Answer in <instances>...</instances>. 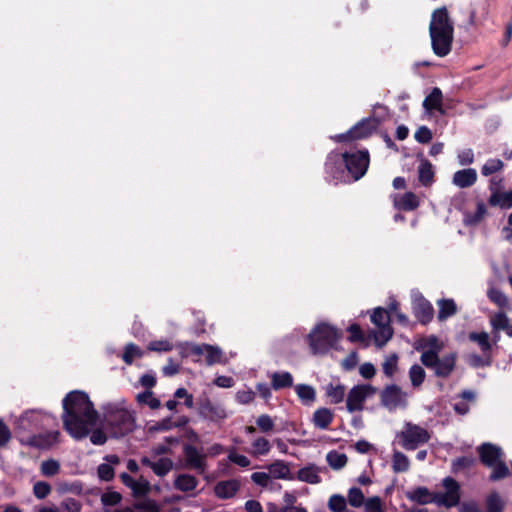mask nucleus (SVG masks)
I'll list each match as a JSON object with an SVG mask.
<instances>
[{"label": "nucleus", "instance_id": "obj_1", "mask_svg": "<svg viewBox=\"0 0 512 512\" xmlns=\"http://www.w3.org/2000/svg\"><path fill=\"white\" fill-rule=\"evenodd\" d=\"M62 406L63 428L76 440L86 438L90 428L98 420V412L88 394L78 390L71 391L64 397Z\"/></svg>", "mask_w": 512, "mask_h": 512}, {"label": "nucleus", "instance_id": "obj_2", "mask_svg": "<svg viewBox=\"0 0 512 512\" xmlns=\"http://www.w3.org/2000/svg\"><path fill=\"white\" fill-rule=\"evenodd\" d=\"M445 492H431L427 487L418 486L413 490L407 491L406 498L419 505L436 503L446 508L455 507L460 502V485L452 477H446L442 481Z\"/></svg>", "mask_w": 512, "mask_h": 512}, {"label": "nucleus", "instance_id": "obj_3", "mask_svg": "<svg viewBox=\"0 0 512 512\" xmlns=\"http://www.w3.org/2000/svg\"><path fill=\"white\" fill-rule=\"evenodd\" d=\"M342 333L336 327L321 322L314 326L305 340L309 346L310 353L314 356L324 355L334 347L341 338Z\"/></svg>", "mask_w": 512, "mask_h": 512}, {"label": "nucleus", "instance_id": "obj_4", "mask_svg": "<svg viewBox=\"0 0 512 512\" xmlns=\"http://www.w3.org/2000/svg\"><path fill=\"white\" fill-rule=\"evenodd\" d=\"M104 423L114 438L124 437L135 428V418L131 412L112 404L104 410Z\"/></svg>", "mask_w": 512, "mask_h": 512}, {"label": "nucleus", "instance_id": "obj_5", "mask_svg": "<svg viewBox=\"0 0 512 512\" xmlns=\"http://www.w3.org/2000/svg\"><path fill=\"white\" fill-rule=\"evenodd\" d=\"M456 355L450 353L444 355L442 358L435 351H423L420 360L421 363L434 371V374L439 378H447L454 371L456 366Z\"/></svg>", "mask_w": 512, "mask_h": 512}, {"label": "nucleus", "instance_id": "obj_6", "mask_svg": "<svg viewBox=\"0 0 512 512\" xmlns=\"http://www.w3.org/2000/svg\"><path fill=\"white\" fill-rule=\"evenodd\" d=\"M379 125L380 121L376 117L363 118L354 126H352L347 132L337 134L331 137V139L337 143L364 140L372 136V134L378 129Z\"/></svg>", "mask_w": 512, "mask_h": 512}, {"label": "nucleus", "instance_id": "obj_7", "mask_svg": "<svg viewBox=\"0 0 512 512\" xmlns=\"http://www.w3.org/2000/svg\"><path fill=\"white\" fill-rule=\"evenodd\" d=\"M342 157L345 169L354 181L361 179L366 174L370 164V155L367 149L344 152Z\"/></svg>", "mask_w": 512, "mask_h": 512}, {"label": "nucleus", "instance_id": "obj_8", "mask_svg": "<svg viewBox=\"0 0 512 512\" xmlns=\"http://www.w3.org/2000/svg\"><path fill=\"white\" fill-rule=\"evenodd\" d=\"M198 415L204 420L219 423L227 418L226 409L218 402H213L206 394L196 400Z\"/></svg>", "mask_w": 512, "mask_h": 512}, {"label": "nucleus", "instance_id": "obj_9", "mask_svg": "<svg viewBox=\"0 0 512 512\" xmlns=\"http://www.w3.org/2000/svg\"><path fill=\"white\" fill-rule=\"evenodd\" d=\"M380 404L389 412L407 407V393L396 384L386 385L379 393Z\"/></svg>", "mask_w": 512, "mask_h": 512}, {"label": "nucleus", "instance_id": "obj_10", "mask_svg": "<svg viewBox=\"0 0 512 512\" xmlns=\"http://www.w3.org/2000/svg\"><path fill=\"white\" fill-rule=\"evenodd\" d=\"M401 444L406 450H415L419 445L425 444L430 439L429 432L419 425L407 422L405 429L399 434Z\"/></svg>", "mask_w": 512, "mask_h": 512}, {"label": "nucleus", "instance_id": "obj_11", "mask_svg": "<svg viewBox=\"0 0 512 512\" xmlns=\"http://www.w3.org/2000/svg\"><path fill=\"white\" fill-rule=\"evenodd\" d=\"M377 392V388L370 384L355 385L350 389L346 399L348 412L362 411L366 399Z\"/></svg>", "mask_w": 512, "mask_h": 512}, {"label": "nucleus", "instance_id": "obj_12", "mask_svg": "<svg viewBox=\"0 0 512 512\" xmlns=\"http://www.w3.org/2000/svg\"><path fill=\"white\" fill-rule=\"evenodd\" d=\"M324 170L328 181H345V164L342 154L329 153L324 164Z\"/></svg>", "mask_w": 512, "mask_h": 512}, {"label": "nucleus", "instance_id": "obj_13", "mask_svg": "<svg viewBox=\"0 0 512 512\" xmlns=\"http://www.w3.org/2000/svg\"><path fill=\"white\" fill-rule=\"evenodd\" d=\"M431 38V47L438 57L447 56L452 49L454 32L429 31Z\"/></svg>", "mask_w": 512, "mask_h": 512}, {"label": "nucleus", "instance_id": "obj_14", "mask_svg": "<svg viewBox=\"0 0 512 512\" xmlns=\"http://www.w3.org/2000/svg\"><path fill=\"white\" fill-rule=\"evenodd\" d=\"M412 310L416 319L423 325H426L433 320V306L422 294L414 296L412 301Z\"/></svg>", "mask_w": 512, "mask_h": 512}, {"label": "nucleus", "instance_id": "obj_15", "mask_svg": "<svg viewBox=\"0 0 512 512\" xmlns=\"http://www.w3.org/2000/svg\"><path fill=\"white\" fill-rule=\"evenodd\" d=\"M183 454L188 468L195 469L200 474L205 472L207 467L206 454L190 444L183 445Z\"/></svg>", "mask_w": 512, "mask_h": 512}, {"label": "nucleus", "instance_id": "obj_16", "mask_svg": "<svg viewBox=\"0 0 512 512\" xmlns=\"http://www.w3.org/2000/svg\"><path fill=\"white\" fill-rule=\"evenodd\" d=\"M429 31L454 32V25L445 6L435 9L431 15Z\"/></svg>", "mask_w": 512, "mask_h": 512}, {"label": "nucleus", "instance_id": "obj_17", "mask_svg": "<svg viewBox=\"0 0 512 512\" xmlns=\"http://www.w3.org/2000/svg\"><path fill=\"white\" fill-rule=\"evenodd\" d=\"M480 462L486 467H492L503 458L502 449L490 442H484L477 447Z\"/></svg>", "mask_w": 512, "mask_h": 512}, {"label": "nucleus", "instance_id": "obj_18", "mask_svg": "<svg viewBox=\"0 0 512 512\" xmlns=\"http://www.w3.org/2000/svg\"><path fill=\"white\" fill-rule=\"evenodd\" d=\"M60 437L59 431H51L41 434H33L31 435L26 444L38 448V449H49L51 448L55 443L58 442Z\"/></svg>", "mask_w": 512, "mask_h": 512}, {"label": "nucleus", "instance_id": "obj_19", "mask_svg": "<svg viewBox=\"0 0 512 512\" xmlns=\"http://www.w3.org/2000/svg\"><path fill=\"white\" fill-rule=\"evenodd\" d=\"M190 352L193 355L200 356L204 352L206 353V362L209 365H213L221 362L222 351L219 347L210 344H193L190 347Z\"/></svg>", "mask_w": 512, "mask_h": 512}, {"label": "nucleus", "instance_id": "obj_20", "mask_svg": "<svg viewBox=\"0 0 512 512\" xmlns=\"http://www.w3.org/2000/svg\"><path fill=\"white\" fill-rule=\"evenodd\" d=\"M42 415L35 411L24 412L17 420V428L23 431H34L41 427Z\"/></svg>", "mask_w": 512, "mask_h": 512}, {"label": "nucleus", "instance_id": "obj_21", "mask_svg": "<svg viewBox=\"0 0 512 512\" xmlns=\"http://www.w3.org/2000/svg\"><path fill=\"white\" fill-rule=\"evenodd\" d=\"M478 179V175L475 169L466 168L458 170L453 174L452 182L459 188H469L473 186Z\"/></svg>", "mask_w": 512, "mask_h": 512}, {"label": "nucleus", "instance_id": "obj_22", "mask_svg": "<svg viewBox=\"0 0 512 512\" xmlns=\"http://www.w3.org/2000/svg\"><path fill=\"white\" fill-rule=\"evenodd\" d=\"M240 489V482L236 479L219 481L214 486V493L220 499H229L235 496Z\"/></svg>", "mask_w": 512, "mask_h": 512}, {"label": "nucleus", "instance_id": "obj_23", "mask_svg": "<svg viewBox=\"0 0 512 512\" xmlns=\"http://www.w3.org/2000/svg\"><path fill=\"white\" fill-rule=\"evenodd\" d=\"M469 341L476 343L484 356L492 353V343L490 336L486 331L470 332L468 334Z\"/></svg>", "mask_w": 512, "mask_h": 512}, {"label": "nucleus", "instance_id": "obj_24", "mask_svg": "<svg viewBox=\"0 0 512 512\" xmlns=\"http://www.w3.org/2000/svg\"><path fill=\"white\" fill-rule=\"evenodd\" d=\"M394 205L399 210L413 211L419 207L420 201L413 192H405L399 199L395 200Z\"/></svg>", "mask_w": 512, "mask_h": 512}, {"label": "nucleus", "instance_id": "obj_25", "mask_svg": "<svg viewBox=\"0 0 512 512\" xmlns=\"http://www.w3.org/2000/svg\"><path fill=\"white\" fill-rule=\"evenodd\" d=\"M434 176L435 173L431 162L427 159L422 160L418 167L419 182L423 186L428 187L434 182Z\"/></svg>", "mask_w": 512, "mask_h": 512}, {"label": "nucleus", "instance_id": "obj_26", "mask_svg": "<svg viewBox=\"0 0 512 512\" xmlns=\"http://www.w3.org/2000/svg\"><path fill=\"white\" fill-rule=\"evenodd\" d=\"M198 480L190 474H179L174 480L175 489L182 492H190L196 489Z\"/></svg>", "mask_w": 512, "mask_h": 512}, {"label": "nucleus", "instance_id": "obj_27", "mask_svg": "<svg viewBox=\"0 0 512 512\" xmlns=\"http://www.w3.org/2000/svg\"><path fill=\"white\" fill-rule=\"evenodd\" d=\"M488 203L492 207L510 209L512 208V193H508L507 191L493 192L488 199Z\"/></svg>", "mask_w": 512, "mask_h": 512}, {"label": "nucleus", "instance_id": "obj_28", "mask_svg": "<svg viewBox=\"0 0 512 512\" xmlns=\"http://www.w3.org/2000/svg\"><path fill=\"white\" fill-rule=\"evenodd\" d=\"M333 421V413L328 408H319L313 414V423L319 429H328Z\"/></svg>", "mask_w": 512, "mask_h": 512}, {"label": "nucleus", "instance_id": "obj_29", "mask_svg": "<svg viewBox=\"0 0 512 512\" xmlns=\"http://www.w3.org/2000/svg\"><path fill=\"white\" fill-rule=\"evenodd\" d=\"M293 385V376L290 372H275L271 376V387L274 390L290 388Z\"/></svg>", "mask_w": 512, "mask_h": 512}, {"label": "nucleus", "instance_id": "obj_30", "mask_svg": "<svg viewBox=\"0 0 512 512\" xmlns=\"http://www.w3.org/2000/svg\"><path fill=\"white\" fill-rule=\"evenodd\" d=\"M442 99H443L442 91L438 87H435L432 89L430 94L427 95L426 98L424 99L423 107L427 111H432V110L440 111L441 106H442Z\"/></svg>", "mask_w": 512, "mask_h": 512}, {"label": "nucleus", "instance_id": "obj_31", "mask_svg": "<svg viewBox=\"0 0 512 512\" xmlns=\"http://www.w3.org/2000/svg\"><path fill=\"white\" fill-rule=\"evenodd\" d=\"M487 214V208L484 202L478 201L474 213L467 212L464 215V223L468 226L479 224Z\"/></svg>", "mask_w": 512, "mask_h": 512}, {"label": "nucleus", "instance_id": "obj_32", "mask_svg": "<svg viewBox=\"0 0 512 512\" xmlns=\"http://www.w3.org/2000/svg\"><path fill=\"white\" fill-rule=\"evenodd\" d=\"M269 473L277 479H285V480H292L293 477L291 476L290 469L288 465L282 461L277 460L269 465L268 467Z\"/></svg>", "mask_w": 512, "mask_h": 512}, {"label": "nucleus", "instance_id": "obj_33", "mask_svg": "<svg viewBox=\"0 0 512 512\" xmlns=\"http://www.w3.org/2000/svg\"><path fill=\"white\" fill-rule=\"evenodd\" d=\"M438 320L444 321L457 313V306L453 299H441L438 301Z\"/></svg>", "mask_w": 512, "mask_h": 512}, {"label": "nucleus", "instance_id": "obj_34", "mask_svg": "<svg viewBox=\"0 0 512 512\" xmlns=\"http://www.w3.org/2000/svg\"><path fill=\"white\" fill-rule=\"evenodd\" d=\"M325 391L331 404H339L344 400L345 386L343 384L334 385L333 383H329Z\"/></svg>", "mask_w": 512, "mask_h": 512}, {"label": "nucleus", "instance_id": "obj_35", "mask_svg": "<svg viewBox=\"0 0 512 512\" xmlns=\"http://www.w3.org/2000/svg\"><path fill=\"white\" fill-rule=\"evenodd\" d=\"M298 480L309 484H318L321 478L318 474V469L315 466H306L301 468L297 473Z\"/></svg>", "mask_w": 512, "mask_h": 512}, {"label": "nucleus", "instance_id": "obj_36", "mask_svg": "<svg viewBox=\"0 0 512 512\" xmlns=\"http://www.w3.org/2000/svg\"><path fill=\"white\" fill-rule=\"evenodd\" d=\"M489 323L492 330L504 331L510 323L509 317L503 311L495 312L489 317Z\"/></svg>", "mask_w": 512, "mask_h": 512}, {"label": "nucleus", "instance_id": "obj_37", "mask_svg": "<svg viewBox=\"0 0 512 512\" xmlns=\"http://www.w3.org/2000/svg\"><path fill=\"white\" fill-rule=\"evenodd\" d=\"M326 461L332 469H342L348 462V457L344 453L332 450L327 453Z\"/></svg>", "mask_w": 512, "mask_h": 512}, {"label": "nucleus", "instance_id": "obj_38", "mask_svg": "<svg viewBox=\"0 0 512 512\" xmlns=\"http://www.w3.org/2000/svg\"><path fill=\"white\" fill-rule=\"evenodd\" d=\"M295 391L299 399L304 404H310L316 399L315 389L307 384H298L295 386Z\"/></svg>", "mask_w": 512, "mask_h": 512}, {"label": "nucleus", "instance_id": "obj_39", "mask_svg": "<svg viewBox=\"0 0 512 512\" xmlns=\"http://www.w3.org/2000/svg\"><path fill=\"white\" fill-rule=\"evenodd\" d=\"M491 468L492 472L489 475V480L491 482H496L505 479L510 475L509 468L507 464L503 461V459L496 462Z\"/></svg>", "mask_w": 512, "mask_h": 512}, {"label": "nucleus", "instance_id": "obj_40", "mask_svg": "<svg viewBox=\"0 0 512 512\" xmlns=\"http://www.w3.org/2000/svg\"><path fill=\"white\" fill-rule=\"evenodd\" d=\"M410 462L408 457L399 451H395L392 457V469L395 473L406 472L409 469Z\"/></svg>", "mask_w": 512, "mask_h": 512}, {"label": "nucleus", "instance_id": "obj_41", "mask_svg": "<svg viewBox=\"0 0 512 512\" xmlns=\"http://www.w3.org/2000/svg\"><path fill=\"white\" fill-rule=\"evenodd\" d=\"M488 299L501 309L508 306L507 296L498 288L491 287L487 290Z\"/></svg>", "mask_w": 512, "mask_h": 512}, {"label": "nucleus", "instance_id": "obj_42", "mask_svg": "<svg viewBox=\"0 0 512 512\" xmlns=\"http://www.w3.org/2000/svg\"><path fill=\"white\" fill-rule=\"evenodd\" d=\"M505 166V163L498 158H490L481 167V174L483 176H490L497 172H500Z\"/></svg>", "mask_w": 512, "mask_h": 512}, {"label": "nucleus", "instance_id": "obj_43", "mask_svg": "<svg viewBox=\"0 0 512 512\" xmlns=\"http://www.w3.org/2000/svg\"><path fill=\"white\" fill-rule=\"evenodd\" d=\"M426 377L425 370L418 364H414L409 369V378L414 388L420 387Z\"/></svg>", "mask_w": 512, "mask_h": 512}, {"label": "nucleus", "instance_id": "obj_44", "mask_svg": "<svg viewBox=\"0 0 512 512\" xmlns=\"http://www.w3.org/2000/svg\"><path fill=\"white\" fill-rule=\"evenodd\" d=\"M487 512H503L504 503L497 492L490 493L486 498Z\"/></svg>", "mask_w": 512, "mask_h": 512}, {"label": "nucleus", "instance_id": "obj_45", "mask_svg": "<svg viewBox=\"0 0 512 512\" xmlns=\"http://www.w3.org/2000/svg\"><path fill=\"white\" fill-rule=\"evenodd\" d=\"M173 468V461L170 458H160L157 462H154L152 470L159 476H166Z\"/></svg>", "mask_w": 512, "mask_h": 512}, {"label": "nucleus", "instance_id": "obj_46", "mask_svg": "<svg viewBox=\"0 0 512 512\" xmlns=\"http://www.w3.org/2000/svg\"><path fill=\"white\" fill-rule=\"evenodd\" d=\"M420 348H427L426 351H435L436 354H439L442 349V344H440L439 339L435 335H430L421 340L417 349L419 350Z\"/></svg>", "mask_w": 512, "mask_h": 512}, {"label": "nucleus", "instance_id": "obj_47", "mask_svg": "<svg viewBox=\"0 0 512 512\" xmlns=\"http://www.w3.org/2000/svg\"><path fill=\"white\" fill-rule=\"evenodd\" d=\"M141 356L142 351L140 350V348L133 343H129L125 346L122 358L126 364L131 365L136 357Z\"/></svg>", "mask_w": 512, "mask_h": 512}, {"label": "nucleus", "instance_id": "obj_48", "mask_svg": "<svg viewBox=\"0 0 512 512\" xmlns=\"http://www.w3.org/2000/svg\"><path fill=\"white\" fill-rule=\"evenodd\" d=\"M371 321L377 327L390 324V316L388 315V311L382 307L375 308L373 314L371 315Z\"/></svg>", "mask_w": 512, "mask_h": 512}, {"label": "nucleus", "instance_id": "obj_49", "mask_svg": "<svg viewBox=\"0 0 512 512\" xmlns=\"http://www.w3.org/2000/svg\"><path fill=\"white\" fill-rule=\"evenodd\" d=\"M137 401L139 403L147 404L153 410L158 409L161 405L160 400L155 398L150 390L139 393L137 395Z\"/></svg>", "mask_w": 512, "mask_h": 512}, {"label": "nucleus", "instance_id": "obj_50", "mask_svg": "<svg viewBox=\"0 0 512 512\" xmlns=\"http://www.w3.org/2000/svg\"><path fill=\"white\" fill-rule=\"evenodd\" d=\"M364 494L360 488L352 487L348 491V502L352 507L359 508L364 504Z\"/></svg>", "mask_w": 512, "mask_h": 512}, {"label": "nucleus", "instance_id": "obj_51", "mask_svg": "<svg viewBox=\"0 0 512 512\" xmlns=\"http://www.w3.org/2000/svg\"><path fill=\"white\" fill-rule=\"evenodd\" d=\"M468 362L472 367L475 368L490 366L492 364V353L486 356L483 354H472L469 356Z\"/></svg>", "mask_w": 512, "mask_h": 512}, {"label": "nucleus", "instance_id": "obj_52", "mask_svg": "<svg viewBox=\"0 0 512 512\" xmlns=\"http://www.w3.org/2000/svg\"><path fill=\"white\" fill-rule=\"evenodd\" d=\"M40 469L44 476L52 477L59 472L60 464L54 459H49L42 462Z\"/></svg>", "mask_w": 512, "mask_h": 512}, {"label": "nucleus", "instance_id": "obj_53", "mask_svg": "<svg viewBox=\"0 0 512 512\" xmlns=\"http://www.w3.org/2000/svg\"><path fill=\"white\" fill-rule=\"evenodd\" d=\"M328 507L332 512H343L346 509V499L339 494H334L329 498Z\"/></svg>", "mask_w": 512, "mask_h": 512}, {"label": "nucleus", "instance_id": "obj_54", "mask_svg": "<svg viewBox=\"0 0 512 512\" xmlns=\"http://www.w3.org/2000/svg\"><path fill=\"white\" fill-rule=\"evenodd\" d=\"M398 356L396 354L390 355L382 364V369L387 377H392L397 371Z\"/></svg>", "mask_w": 512, "mask_h": 512}, {"label": "nucleus", "instance_id": "obj_55", "mask_svg": "<svg viewBox=\"0 0 512 512\" xmlns=\"http://www.w3.org/2000/svg\"><path fill=\"white\" fill-rule=\"evenodd\" d=\"M51 492V486L49 483L45 481H38L33 486V493L36 498L38 499H44L46 498Z\"/></svg>", "mask_w": 512, "mask_h": 512}, {"label": "nucleus", "instance_id": "obj_56", "mask_svg": "<svg viewBox=\"0 0 512 512\" xmlns=\"http://www.w3.org/2000/svg\"><path fill=\"white\" fill-rule=\"evenodd\" d=\"M475 460L472 457L461 456L453 460L452 468L454 472H458L470 468Z\"/></svg>", "mask_w": 512, "mask_h": 512}, {"label": "nucleus", "instance_id": "obj_57", "mask_svg": "<svg viewBox=\"0 0 512 512\" xmlns=\"http://www.w3.org/2000/svg\"><path fill=\"white\" fill-rule=\"evenodd\" d=\"M122 500V495L119 492L111 491L105 492L101 496V502L104 506H115Z\"/></svg>", "mask_w": 512, "mask_h": 512}, {"label": "nucleus", "instance_id": "obj_58", "mask_svg": "<svg viewBox=\"0 0 512 512\" xmlns=\"http://www.w3.org/2000/svg\"><path fill=\"white\" fill-rule=\"evenodd\" d=\"M432 137V132L427 126H420L414 134L415 140L421 144L429 143Z\"/></svg>", "mask_w": 512, "mask_h": 512}, {"label": "nucleus", "instance_id": "obj_59", "mask_svg": "<svg viewBox=\"0 0 512 512\" xmlns=\"http://www.w3.org/2000/svg\"><path fill=\"white\" fill-rule=\"evenodd\" d=\"M131 490L135 497H144L150 491V483L147 480L135 481Z\"/></svg>", "mask_w": 512, "mask_h": 512}, {"label": "nucleus", "instance_id": "obj_60", "mask_svg": "<svg viewBox=\"0 0 512 512\" xmlns=\"http://www.w3.org/2000/svg\"><path fill=\"white\" fill-rule=\"evenodd\" d=\"M148 349L155 352H168L173 349V345L168 340H155L148 344Z\"/></svg>", "mask_w": 512, "mask_h": 512}, {"label": "nucleus", "instance_id": "obj_61", "mask_svg": "<svg viewBox=\"0 0 512 512\" xmlns=\"http://www.w3.org/2000/svg\"><path fill=\"white\" fill-rule=\"evenodd\" d=\"M256 424L264 433L270 432L274 428L273 420L268 414L260 415L256 420Z\"/></svg>", "mask_w": 512, "mask_h": 512}, {"label": "nucleus", "instance_id": "obj_62", "mask_svg": "<svg viewBox=\"0 0 512 512\" xmlns=\"http://www.w3.org/2000/svg\"><path fill=\"white\" fill-rule=\"evenodd\" d=\"M252 445L258 455L268 454L271 448L269 441L264 437L257 438Z\"/></svg>", "mask_w": 512, "mask_h": 512}, {"label": "nucleus", "instance_id": "obj_63", "mask_svg": "<svg viewBox=\"0 0 512 512\" xmlns=\"http://www.w3.org/2000/svg\"><path fill=\"white\" fill-rule=\"evenodd\" d=\"M347 331L350 333L348 340L350 342H362L364 341V333L359 324L353 323L351 324Z\"/></svg>", "mask_w": 512, "mask_h": 512}, {"label": "nucleus", "instance_id": "obj_64", "mask_svg": "<svg viewBox=\"0 0 512 512\" xmlns=\"http://www.w3.org/2000/svg\"><path fill=\"white\" fill-rule=\"evenodd\" d=\"M135 508L141 510L140 512H160L158 504L152 499L135 504Z\"/></svg>", "mask_w": 512, "mask_h": 512}]
</instances>
